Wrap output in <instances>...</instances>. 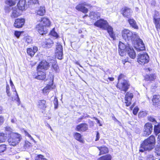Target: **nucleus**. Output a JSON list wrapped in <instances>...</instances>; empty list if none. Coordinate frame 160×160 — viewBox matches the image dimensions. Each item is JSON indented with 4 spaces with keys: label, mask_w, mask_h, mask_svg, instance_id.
<instances>
[{
    "label": "nucleus",
    "mask_w": 160,
    "mask_h": 160,
    "mask_svg": "<svg viewBox=\"0 0 160 160\" xmlns=\"http://www.w3.org/2000/svg\"><path fill=\"white\" fill-rule=\"evenodd\" d=\"M160 96L159 95H154L153 96L152 101L153 103L157 104L159 102Z\"/></svg>",
    "instance_id": "obj_35"
},
{
    "label": "nucleus",
    "mask_w": 160,
    "mask_h": 160,
    "mask_svg": "<svg viewBox=\"0 0 160 160\" xmlns=\"http://www.w3.org/2000/svg\"><path fill=\"white\" fill-rule=\"evenodd\" d=\"M112 157L110 154H107L98 158L97 160H111Z\"/></svg>",
    "instance_id": "obj_32"
},
{
    "label": "nucleus",
    "mask_w": 160,
    "mask_h": 160,
    "mask_svg": "<svg viewBox=\"0 0 160 160\" xmlns=\"http://www.w3.org/2000/svg\"><path fill=\"white\" fill-rule=\"evenodd\" d=\"M155 76L154 74L150 75V81H152L155 78Z\"/></svg>",
    "instance_id": "obj_55"
},
{
    "label": "nucleus",
    "mask_w": 160,
    "mask_h": 160,
    "mask_svg": "<svg viewBox=\"0 0 160 160\" xmlns=\"http://www.w3.org/2000/svg\"><path fill=\"white\" fill-rule=\"evenodd\" d=\"M106 30H107L108 32L109 33L110 37L114 40L115 38V36L113 31L112 28L111 26H110L108 25V26L107 27Z\"/></svg>",
    "instance_id": "obj_26"
},
{
    "label": "nucleus",
    "mask_w": 160,
    "mask_h": 160,
    "mask_svg": "<svg viewBox=\"0 0 160 160\" xmlns=\"http://www.w3.org/2000/svg\"><path fill=\"white\" fill-rule=\"evenodd\" d=\"M158 143L160 144V134L158 135Z\"/></svg>",
    "instance_id": "obj_62"
},
{
    "label": "nucleus",
    "mask_w": 160,
    "mask_h": 160,
    "mask_svg": "<svg viewBox=\"0 0 160 160\" xmlns=\"http://www.w3.org/2000/svg\"><path fill=\"white\" fill-rule=\"evenodd\" d=\"M52 62H53V63L52 65V67L55 70V71H57L58 68V66L56 64V62L54 60L52 61Z\"/></svg>",
    "instance_id": "obj_40"
},
{
    "label": "nucleus",
    "mask_w": 160,
    "mask_h": 160,
    "mask_svg": "<svg viewBox=\"0 0 160 160\" xmlns=\"http://www.w3.org/2000/svg\"><path fill=\"white\" fill-rule=\"evenodd\" d=\"M50 82L49 84H47L42 90L43 93L45 94H47L51 90L54 88L55 86L53 85V81L52 78H51Z\"/></svg>",
    "instance_id": "obj_13"
},
{
    "label": "nucleus",
    "mask_w": 160,
    "mask_h": 160,
    "mask_svg": "<svg viewBox=\"0 0 160 160\" xmlns=\"http://www.w3.org/2000/svg\"><path fill=\"white\" fill-rule=\"evenodd\" d=\"M21 14L20 10L15 7L12 8L11 17L12 18H15L20 16Z\"/></svg>",
    "instance_id": "obj_19"
},
{
    "label": "nucleus",
    "mask_w": 160,
    "mask_h": 160,
    "mask_svg": "<svg viewBox=\"0 0 160 160\" xmlns=\"http://www.w3.org/2000/svg\"><path fill=\"white\" fill-rule=\"evenodd\" d=\"M35 160H48L47 159L44 158V156L41 155H39L37 156Z\"/></svg>",
    "instance_id": "obj_41"
},
{
    "label": "nucleus",
    "mask_w": 160,
    "mask_h": 160,
    "mask_svg": "<svg viewBox=\"0 0 160 160\" xmlns=\"http://www.w3.org/2000/svg\"><path fill=\"white\" fill-rule=\"evenodd\" d=\"M37 50L38 48L36 47H34L33 48H28L27 50V52L28 55L32 57L33 56Z\"/></svg>",
    "instance_id": "obj_23"
},
{
    "label": "nucleus",
    "mask_w": 160,
    "mask_h": 160,
    "mask_svg": "<svg viewBox=\"0 0 160 160\" xmlns=\"http://www.w3.org/2000/svg\"><path fill=\"white\" fill-rule=\"evenodd\" d=\"M73 136L76 140L79 141L80 142L84 143V140L80 133L77 132H75Z\"/></svg>",
    "instance_id": "obj_27"
},
{
    "label": "nucleus",
    "mask_w": 160,
    "mask_h": 160,
    "mask_svg": "<svg viewBox=\"0 0 160 160\" xmlns=\"http://www.w3.org/2000/svg\"><path fill=\"white\" fill-rule=\"evenodd\" d=\"M6 136L3 133H0V143L4 142L6 139Z\"/></svg>",
    "instance_id": "obj_39"
},
{
    "label": "nucleus",
    "mask_w": 160,
    "mask_h": 160,
    "mask_svg": "<svg viewBox=\"0 0 160 160\" xmlns=\"http://www.w3.org/2000/svg\"><path fill=\"white\" fill-rule=\"evenodd\" d=\"M56 46V56L58 59H61L63 55L62 46L59 42H57Z\"/></svg>",
    "instance_id": "obj_11"
},
{
    "label": "nucleus",
    "mask_w": 160,
    "mask_h": 160,
    "mask_svg": "<svg viewBox=\"0 0 160 160\" xmlns=\"http://www.w3.org/2000/svg\"><path fill=\"white\" fill-rule=\"evenodd\" d=\"M54 103V107L55 108H57L58 106V101L57 98H55Z\"/></svg>",
    "instance_id": "obj_49"
},
{
    "label": "nucleus",
    "mask_w": 160,
    "mask_h": 160,
    "mask_svg": "<svg viewBox=\"0 0 160 160\" xmlns=\"http://www.w3.org/2000/svg\"><path fill=\"white\" fill-rule=\"evenodd\" d=\"M125 76L122 74H120L118 78V82L117 87L121 91L126 92L129 88L130 84L125 79Z\"/></svg>",
    "instance_id": "obj_3"
},
{
    "label": "nucleus",
    "mask_w": 160,
    "mask_h": 160,
    "mask_svg": "<svg viewBox=\"0 0 160 160\" xmlns=\"http://www.w3.org/2000/svg\"><path fill=\"white\" fill-rule=\"evenodd\" d=\"M138 107H135L134 109H133V114H134V115H136L138 112Z\"/></svg>",
    "instance_id": "obj_51"
},
{
    "label": "nucleus",
    "mask_w": 160,
    "mask_h": 160,
    "mask_svg": "<svg viewBox=\"0 0 160 160\" xmlns=\"http://www.w3.org/2000/svg\"><path fill=\"white\" fill-rule=\"evenodd\" d=\"M45 44V47L48 48H50L52 45L53 42L50 39H48L46 40L44 42Z\"/></svg>",
    "instance_id": "obj_29"
},
{
    "label": "nucleus",
    "mask_w": 160,
    "mask_h": 160,
    "mask_svg": "<svg viewBox=\"0 0 160 160\" xmlns=\"http://www.w3.org/2000/svg\"><path fill=\"white\" fill-rule=\"evenodd\" d=\"M155 143L154 137L153 136H151L141 144L139 151L143 152L145 151L151 150L154 148Z\"/></svg>",
    "instance_id": "obj_2"
},
{
    "label": "nucleus",
    "mask_w": 160,
    "mask_h": 160,
    "mask_svg": "<svg viewBox=\"0 0 160 160\" xmlns=\"http://www.w3.org/2000/svg\"><path fill=\"white\" fill-rule=\"evenodd\" d=\"M154 131L156 134H158L160 132V123L154 126Z\"/></svg>",
    "instance_id": "obj_38"
},
{
    "label": "nucleus",
    "mask_w": 160,
    "mask_h": 160,
    "mask_svg": "<svg viewBox=\"0 0 160 160\" xmlns=\"http://www.w3.org/2000/svg\"><path fill=\"white\" fill-rule=\"evenodd\" d=\"M99 139V134L98 132H97V135L96 136V141H98Z\"/></svg>",
    "instance_id": "obj_57"
},
{
    "label": "nucleus",
    "mask_w": 160,
    "mask_h": 160,
    "mask_svg": "<svg viewBox=\"0 0 160 160\" xmlns=\"http://www.w3.org/2000/svg\"><path fill=\"white\" fill-rule=\"evenodd\" d=\"M14 89H15V96L14 98L13 97L12 98V100H16L18 102L17 104L18 105H19L20 103V99L19 98V97L17 92L15 88H14Z\"/></svg>",
    "instance_id": "obj_36"
},
{
    "label": "nucleus",
    "mask_w": 160,
    "mask_h": 160,
    "mask_svg": "<svg viewBox=\"0 0 160 160\" xmlns=\"http://www.w3.org/2000/svg\"><path fill=\"white\" fill-rule=\"evenodd\" d=\"M46 102V101L43 99L38 101V108L42 109L46 108V107L45 104Z\"/></svg>",
    "instance_id": "obj_30"
},
{
    "label": "nucleus",
    "mask_w": 160,
    "mask_h": 160,
    "mask_svg": "<svg viewBox=\"0 0 160 160\" xmlns=\"http://www.w3.org/2000/svg\"><path fill=\"white\" fill-rule=\"evenodd\" d=\"M133 96V93L129 92H127L125 97V103L127 106H129L131 104V101Z\"/></svg>",
    "instance_id": "obj_16"
},
{
    "label": "nucleus",
    "mask_w": 160,
    "mask_h": 160,
    "mask_svg": "<svg viewBox=\"0 0 160 160\" xmlns=\"http://www.w3.org/2000/svg\"><path fill=\"white\" fill-rule=\"evenodd\" d=\"M17 152L14 149H11L9 152V154L10 155H13L17 153Z\"/></svg>",
    "instance_id": "obj_47"
},
{
    "label": "nucleus",
    "mask_w": 160,
    "mask_h": 160,
    "mask_svg": "<svg viewBox=\"0 0 160 160\" xmlns=\"http://www.w3.org/2000/svg\"><path fill=\"white\" fill-rule=\"evenodd\" d=\"M16 119L15 118H12L11 119V122L12 123H15L16 121Z\"/></svg>",
    "instance_id": "obj_61"
},
{
    "label": "nucleus",
    "mask_w": 160,
    "mask_h": 160,
    "mask_svg": "<svg viewBox=\"0 0 160 160\" xmlns=\"http://www.w3.org/2000/svg\"><path fill=\"white\" fill-rule=\"evenodd\" d=\"M156 25V27L157 28L160 29V22H159V21L157 22H154Z\"/></svg>",
    "instance_id": "obj_52"
},
{
    "label": "nucleus",
    "mask_w": 160,
    "mask_h": 160,
    "mask_svg": "<svg viewBox=\"0 0 160 160\" xmlns=\"http://www.w3.org/2000/svg\"><path fill=\"white\" fill-rule=\"evenodd\" d=\"M130 45L129 44L125 45L121 42H119V52L120 56H123L125 54V52L127 51L128 49L129 48Z\"/></svg>",
    "instance_id": "obj_9"
},
{
    "label": "nucleus",
    "mask_w": 160,
    "mask_h": 160,
    "mask_svg": "<svg viewBox=\"0 0 160 160\" xmlns=\"http://www.w3.org/2000/svg\"><path fill=\"white\" fill-rule=\"evenodd\" d=\"M49 67V63L45 60H43L39 64L37 68L38 71L42 70L45 71Z\"/></svg>",
    "instance_id": "obj_15"
},
{
    "label": "nucleus",
    "mask_w": 160,
    "mask_h": 160,
    "mask_svg": "<svg viewBox=\"0 0 160 160\" xmlns=\"http://www.w3.org/2000/svg\"><path fill=\"white\" fill-rule=\"evenodd\" d=\"M6 92L8 95V96H10V93L9 91V88L8 85H7L6 86Z\"/></svg>",
    "instance_id": "obj_50"
},
{
    "label": "nucleus",
    "mask_w": 160,
    "mask_h": 160,
    "mask_svg": "<svg viewBox=\"0 0 160 160\" xmlns=\"http://www.w3.org/2000/svg\"><path fill=\"white\" fill-rule=\"evenodd\" d=\"M25 22V20L24 18H18L15 20L14 26L16 28H20L22 27Z\"/></svg>",
    "instance_id": "obj_14"
},
{
    "label": "nucleus",
    "mask_w": 160,
    "mask_h": 160,
    "mask_svg": "<svg viewBox=\"0 0 160 160\" xmlns=\"http://www.w3.org/2000/svg\"><path fill=\"white\" fill-rule=\"evenodd\" d=\"M18 0H7L6 2V4L10 6H12L15 4Z\"/></svg>",
    "instance_id": "obj_37"
},
{
    "label": "nucleus",
    "mask_w": 160,
    "mask_h": 160,
    "mask_svg": "<svg viewBox=\"0 0 160 160\" xmlns=\"http://www.w3.org/2000/svg\"><path fill=\"white\" fill-rule=\"evenodd\" d=\"M32 42V40L30 38H27L26 39V42L27 43H30Z\"/></svg>",
    "instance_id": "obj_56"
},
{
    "label": "nucleus",
    "mask_w": 160,
    "mask_h": 160,
    "mask_svg": "<svg viewBox=\"0 0 160 160\" xmlns=\"http://www.w3.org/2000/svg\"><path fill=\"white\" fill-rule=\"evenodd\" d=\"M122 36L123 38L126 41H131L132 43L138 38L139 37L136 32H132L128 29H124L122 32Z\"/></svg>",
    "instance_id": "obj_4"
},
{
    "label": "nucleus",
    "mask_w": 160,
    "mask_h": 160,
    "mask_svg": "<svg viewBox=\"0 0 160 160\" xmlns=\"http://www.w3.org/2000/svg\"><path fill=\"white\" fill-rule=\"evenodd\" d=\"M155 152L158 155L160 156V146L156 148Z\"/></svg>",
    "instance_id": "obj_44"
},
{
    "label": "nucleus",
    "mask_w": 160,
    "mask_h": 160,
    "mask_svg": "<svg viewBox=\"0 0 160 160\" xmlns=\"http://www.w3.org/2000/svg\"><path fill=\"white\" fill-rule=\"evenodd\" d=\"M128 22L132 27L136 29L138 28V27L137 24L136 22L134 19L132 18L129 19L128 20Z\"/></svg>",
    "instance_id": "obj_31"
},
{
    "label": "nucleus",
    "mask_w": 160,
    "mask_h": 160,
    "mask_svg": "<svg viewBox=\"0 0 160 160\" xmlns=\"http://www.w3.org/2000/svg\"><path fill=\"white\" fill-rule=\"evenodd\" d=\"M39 23L47 28L49 27L51 25V22L49 20L45 17L41 18Z\"/></svg>",
    "instance_id": "obj_17"
},
{
    "label": "nucleus",
    "mask_w": 160,
    "mask_h": 160,
    "mask_svg": "<svg viewBox=\"0 0 160 160\" xmlns=\"http://www.w3.org/2000/svg\"><path fill=\"white\" fill-rule=\"evenodd\" d=\"M34 4L38 2V0H30Z\"/></svg>",
    "instance_id": "obj_63"
},
{
    "label": "nucleus",
    "mask_w": 160,
    "mask_h": 160,
    "mask_svg": "<svg viewBox=\"0 0 160 160\" xmlns=\"http://www.w3.org/2000/svg\"><path fill=\"white\" fill-rule=\"evenodd\" d=\"M127 51L129 57L132 59H134L136 57V54L133 49L130 46Z\"/></svg>",
    "instance_id": "obj_22"
},
{
    "label": "nucleus",
    "mask_w": 160,
    "mask_h": 160,
    "mask_svg": "<svg viewBox=\"0 0 160 160\" xmlns=\"http://www.w3.org/2000/svg\"><path fill=\"white\" fill-rule=\"evenodd\" d=\"M108 23L106 20L100 19L94 23V25L104 30H106Z\"/></svg>",
    "instance_id": "obj_10"
},
{
    "label": "nucleus",
    "mask_w": 160,
    "mask_h": 160,
    "mask_svg": "<svg viewBox=\"0 0 160 160\" xmlns=\"http://www.w3.org/2000/svg\"><path fill=\"white\" fill-rule=\"evenodd\" d=\"M25 133L26 136L28 137L31 140H33V141L34 142H35V141L33 139V138L31 136V135L30 134H29V133L27 132L26 131H25Z\"/></svg>",
    "instance_id": "obj_46"
},
{
    "label": "nucleus",
    "mask_w": 160,
    "mask_h": 160,
    "mask_svg": "<svg viewBox=\"0 0 160 160\" xmlns=\"http://www.w3.org/2000/svg\"><path fill=\"white\" fill-rule=\"evenodd\" d=\"M149 57L146 53L142 52L138 54L137 56V62L141 65H144L148 63Z\"/></svg>",
    "instance_id": "obj_5"
},
{
    "label": "nucleus",
    "mask_w": 160,
    "mask_h": 160,
    "mask_svg": "<svg viewBox=\"0 0 160 160\" xmlns=\"http://www.w3.org/2000/svg\"><path fill=\"white\" fill-rule=\"evenodd\" d=\"M36 28L40 34L42 35L47 33L48 32L47 27L40 23L36 26Z\"/></svg>",
    "instance_id": "obj_12"
},
{
    "label": "nucleus",
    "mask_w": 160,
    "mask_h": 160,
    "mask_svg": "<svg viewBox=\"0 0 160 160\" xmlns=\"http://www.w3.org/2000/svg\"><path fill=\"white\" fill-rule=\"evenodd\" d=\"M44 71L42 70L38 71L37 68V76L36 78L38 79L43 80L45 78Z\"/></svg>",
    "instance_id": "obj_21"
},
{
    "label": "nucleus",
    "mask_w": 160,
    "mask_h": 160,
    "mask_svg": "<svg viewBox=\"0 0 160 160\" xmlns=\"http://www.w3.org/2000/svg\"><path fill=\"white\" fill-rule=\"evenodd\" d=\"M89 17L91 19L96 20L100 17V13L98 12H91L89 14Z\"/></svg>",
    "instance_id": "obj_28"
},
{
    "label": "nucleus",
    "mask_w": 160,
    "mask_h": 160,
    "mask_svg": "<svg viewBox=\"0 0 160 160\" xmlns=\"http://www.w3.org/2000/svg\"><path fill=\"white\" fill-rule=\"evenodd\" d=\"M22 32L16 31L15 32L14 35L18 38L20 36Z\"/></svg>",
    "instance_id": "obj_45"
},
{
    "label": "nucleus",
    "mask_w": 160,
    "mask_h": 160,
    "mask_svg": "<svg viewBox=\"0 0 160 160\" xmlns=\"http://www.w3.org/2000/svg\"><path fill=\"white\" fill-rule=\"evenodd\" d=\"M26 2L25 0H19L17 6L19 10L23 11L25 9Z\"/></svg>",
    "instance_id": "obj_25"
},
{
    "label": "nucleus",
    "mask_w": 160,
    "mask_h": 160,
    "mask_svg": "<svg viewBox=\"0 0 160 160\" xmlns=\"http://www.w3.org/2000/svg\"><path fill=\"white\" fill-rule=\"evenodd\" d=\"M88 125L85 123H82L78 125L75 129L79 132H84L88 129Z\"/></svg>",
    "instance_id": "obj_18"
},
{
    "label": "nucleus",
    "mask_w": 160,
    "mask_h": 160,
    "mask_svg": "<svg viewBox=\"0 0 160 160\" xmlns=\"http://www.w3.org/2000/svg\"><path fill=\"white\" fill-rule=\"evenodd\" d=\"M6 146L5 145H0V152H4L6 149Z\"/></svg>",
    "instance_id": "obj_42"
},
{
    "label": "nucleus",
    "mask_w": 160,
    "mask_h": 160,
    "mask_svg": "<svg viewBox=\"0 0 160 160\" xmlns=\"http://www.w3.org/2000/svg\"><path fill=\"white\" fill-rule=\"evenodd\" d=\"M136 39V40L132 43L136 49L138 51H143L145 49L144 45L142 40L139 38Z\"/></svg>",
    "instance_id": "obj_7"
},
{
    "label": "nucleus",
    "mask_w": 160,
    "mask_h": 160,
    "mask_svg": "<svg viewBox=\"0 0 160 160\" xmlns=\"http://www.w3.org/2000/svg\"><path fill=\"white\" fill-rule=\"evenodd\" d=\"M97 148L100 151L99 155L107 153L109 152L108 149L106 147L103 146Z\"/></svg>",
    "instance_id": "obj_24"
},
{
    "label": "nucleus",
    "mask_w": 160,
    "mask_h": 160,
    "mask_svg": "<svg viewBox=\"0 0 160 160\" xmlns=\"http://www.w3.org/2000/svg\"><path fill=\"white\" fill-rule=\"evenodd\" d=\"M148 120L151 122H156V120L152 116H149L148 118Z\"/></svg>",
    "instance_id": "obj_48"
},
{
    "label": "nucleus",
    "mask_w": 160,
    "mask_h": 160,
    "mask_svg": "<svg viewBox=\"0 0 160 160\" xmlns=\"http://www.w3.org/2000/svg\"><path fill=\"white\" fill-rule=\"evenodd\" d=\"M132 12V11L131 9L125 7L123 10L122 13L123 16L127 18H129L131 16Z\"/></svg>",
    "instance_id": "obj_20"
},
{
    "label": "nucleus",
    "mask_w": 160,
    "mask_h": 160,
    "mask_svg": "<svg viewBox=\"0 0 160 160\" xmlns=\"http://www.w3.org/2000/svg\"><path fill=\"white\" fill-rule=\"evenodd\" d=\"M5 131L6 135L10 136L8 139V142L9 144L13 146L16 145L21 140V135L18 133L12 132V128L9 127H6Z\"/></svg>",
    "instance_id": "obj_1"
},
{
    "label": "nucleus",
    "mask_w": 160,
    "mask_h": 160,
    "mask_svg": "<svg viewBox=\"0 0 160 160\" xmlns=\"http://www.w3.org/2000/svg\"><path fill=\"white\" fill-rule=\"evenodd\" d=\"M147 115V113L144 112H140L139 114V116H146Z\"/></svg>",
    "instance_id": "obj_58"
},
{
    "label": "nucleus",
    "mask_w": 160,
    "mask_h": 160,
    "mask_svg": "<svg viewBox=\"0 0 160 160\" xmlns=\"http://www.w3.org/2000/svg\"><path fill=\"white\" fill-rule=\"evenodd\" d=\"M86 7H91V4L86 2H81L78 4L75 7L76 10L78 11L82 12L83 13H86L88 12V9Z\"/></svg>",
    "instance_id": "obj_6"
},
{
    "label": "nucleus",
    "mask_w": 160,
    "mask_h": 160,
    "mask_svg": "<svg viewBox=\"0 0 160 160\" xmlns=\"http://www.w3.org/2000/svg\"><path fill=\"white\" fill-rule=\"evenodd\" d=\"M10 85L12 88V91H13V92H15V89H14V88H15V87L14 86V85L13 83V82H12V80H11V79L10 80Z\"/></svg>",
    "instance_id": "obj_54"
},
{
    "label": "nucleus",
    "mask_w": 160,
    "mask_h": 160,
    "mask_svg": "<svg viewBox=\"0 0 160 160\" xmlns=\"http://www.w3.org/2000/svg\"><path fill=\"white\" fill-rule=\"evenodd\" d=\"M50 34L51 35L55 37L56 38L58 37V34L54 30H52V31H51L50 33Z\"/></svg>",
    "instance_id": "obj_43"
},
{
    "label": "nucleus",
    "mask_w": 160,
    "mask_h": 160,
    "mask_svg": "<svg viewBox=\"0 0 160 160\" xmlns=\"http://www.w3.org/2000/svg\"><path fill=\"white\" fill-rule=\"evenodd\" d=\"M4 121V117L0 115V125H2L3 122Z\"/></svg>",
    "instance_id": "obj_53"
},
{
    "label": "nucleus",
    "mask_w": 160,
    "mask_h": 160,
    "mask_svg": "<svg viewBox=\"0 0 160 160\" xmlns=\"http://www.w3.org/2000/svg\"><path fill=\"white\" fill-rule=\"evenodd\" d=\"M154 22H157L160 20V16L158 12L155 11L153 16Z\"/></svg>",
    "instance_id": "obj_33"
},
{
    "label": "nucleus",
    "mask_w": 160,
    "mask_h": 160,
    "mask_svg": "<svg viewBox=\"0 0 160 160\" xmlns=\"http://www.w3.org/2000/svg\"><path fill=\"white\" fill-rule=\"evenodd\" d=\"M108 79L111 81H113L114 79L113 78H108Z\"/></svg>",
    "instance_id": "obj_64"
},
{
    "label": "nucleus",
    "mask_w": 160,
    "mask_h": 160,
    "mask_svg": "<svg viewBox=\"0 0 160 160\" xmlns=\"http://www.w3.org/2000/svg\"><path fill=\"white\" fill-rule=\"evenodd\" d=\"M45 12V7H41L37 11V14L40 16L44 15Z\"/></svg>",
    "instance_id": "obj_34"
},
{
    "label": "nucleus",
    "mask_w": 160,
    "mask_h": 160,
    "mask_svg": "<svg viewBox=\"0 0 160 160\" xmlns=\"http://www.w3.org/2000/svg\"><path fill=\"white\" fill-rule=\"evenodd\" d=\"M152 130V125L149 122L147 123L144 126L143 129V135L148 136L150 134Z\"/></svg>",
    "instance_id": "obj_8"
},
{
    "label": "nucleus",
    "mask_w": 160,
    "mask_h": 160,
    "mask_svg": "<svg viewBox=\"0 0 160 160\" xmlns=\"http://www.w3.org/2000/svg\"><path fill=\"white\" fill-rule=\"evenodd\" d=\"M145 80L146 81H150V75H147L145 77Z\"/></svg>",
    "instance_id": "obj_59"
},
{
    "label": "nucleus",
    "mask_w": 160,
    "mask_h": 160,
    "mask_svg": "<svg viewBox=\"0 0 160 160\" xmlns=\"http://www.w3.org/2000/svg\"><path fill=\"white\" fill-rule=\"evenodd\" d=\"M31 143L29 142H26L25 145L26 147H27L28 146L29 147L31 145Z\"/></svg>",
    "instance_id": "obj_60"
}]
</instances>
